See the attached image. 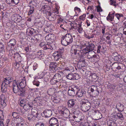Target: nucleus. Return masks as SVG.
Instances as JSON below:
<instances>
[{
	"instance_id": "1",
	"label": "nucleus",
	"mask_w": 126,
	"mask_h": 126,
	"mask_svg": "<svg viewBox=\"0 0 126 126\" xmlns=\"http://www.w3.org/2000/svg\"><path fill=\"white\" fill-rule=\"evenodd\" d=\"M81 107L84 111H88L90 109L91 104L87 100H83L80 102Z\"/></svg>"
},
{
	"instance_id": "2",
	"label": "nucleus",
	"mask_w": 126,
	"mask_h": 126,
	"mask_svg": "<svg viewBox=\"0 0 126 126\" xmlns=\"http://www.w3.org/2000/svg\"><path fill=\"white\" fill-rule=\"evenodd\" d=\"M16 40L14 39H11L7 43V49L8 50H13L14 48V46L16 45Z\"/></svg>"
},
{
	"instance_id": "3",
	"label": "nucleus",
	"mask_w": 126,
	"mask_h": 126,
	"mask_svg": "<svg viewBox=\"0 0 126 126\" xmlns=\"http://www.w3.org/2000/svg\"><path fill=\"white\" fill-rule=\"evenodd\" d=\"M68 91V94L70 96H73L76 95L77 90L78 89V86H76L73 87H70L69 88Z\"/></svg>"
},
{
	"instance_id": "4",
	"label": "nucleus",
	"mask_w": 126,
	"mask_h": 126,
	"mask_svg": "<svg viewBox=\"0 0 126 126\" xmlns=\"http://www.w3.org/2000/svg\"><path fill=\"white\" fill-rule=\"evenodd\" d=\"M111 67L115 68L118 70H120V71H123V68L125 67L124 64L121 63H114L112 65Z\"/></svg>"
},
{
	"instance_id": "5",
	"label": "nucleus",
	"mask_w": 126,
	"mask_h": 126,
	"mask_svg": "<svg viewBox=\"0 0 126 126\" xmlns=\"http://www.w3.org/2000/svg\"><path fill=\"white\" fill-rule=\"evenodd\" d=\"M84 45L86 46V47L85 49L86 51H86V53L92 51L94 49V45L92 43H90L89 42L86 43H85Z\"/></svg>"
},
{
	"instance_id": "6",
	"label": "nucleus",
	"mask_w": 126,
	"mask_h": 126,
	"mask_svg": "<svg viewBox=\"0 0 126 126\" xmlns=\"http://www.w3.org/2000/svg\"><path fill=\"white\" fill-rule=\"evenodd\" d=\"M83 56H80V59L77 65L78 67L81 69L82 67L85 66L86 65L84 59L83 58Z\"/></svg>"
},
{
	"instance_id": "7",
	"label": "nucleus",
	"mask_w": 126,
	"mask_h": 126,
	"mask_svg": "<svg viewBox=\"0 0 126 126\" xmlns=\"http://www.w3.org/2000/svg\"><path fill=\"white\" fill-rule=\"evenodd\" d=\"M19 83L18 81H17L16 80H15L14 81L13 84V89L14 92L15 93H18L19 90L18 85Z\"/></svg>"
},
{
	"instance_id": "8",
	"label": "nucleus",
	"mask_w": 126,
	"mask_h": 126,
	"mask_svg": "<svg viewBox=\"0 0 126 126\" xmlns=\"http://www.w3.org/2000/svg\"><path fill=\"white\" fill-rule=\"evenodd\" d=\"M30 4H32V6H29L30 7V10L28 13V14L29 15L32 14L34 10V7H36L37 5V4L33 0H32L29 3Z\"/></svg>"
},
{
	"instance_id": "9",
	"label": "nucleus",
	"mask_w": 126,
	"mask_h": 126,
	"mask_svg": "<svg viewBox=\"0 0 126 126\" xmlns=\"http://www.w3.org/2000/svg\"><path fill=\"white\" fill-rule=\"evenodd\" d=\"M62 79V77L61 75L59 73H56L55 75L53 77V78L51 80V82L54 81V83L53 84H54L57 83L61 80Z\"/></svg>"
},
{
	"instance_id": "10",
	"label": "nucleus",
	"mask_w": 126,
	"mask_h": 126,
	"mask_svg": "<svg viewBox=\"0 0 126 126\" xmlns=\"http://www.w3.org/2000/svg\"><path fill=\"white\" fill-rule=\"evenodd\" d=\"M3 80L2 83L8 86L13 81V79L11 77L4 78Z\"/></svg>"
},
{
	"instance_id": "11",
	"label": "nucleus",
	"mask_w": 126,
	"mask_h": 126,
	"mask_svg": "<svg viewBox=\"0 0 126 126\" xmlns=\"http://www.w3.org/2000/svg\"><path fill=\"white\" fill-rule=\"evenodd\" d=\"M52 114V111L50 110H46L43 111L41 115L43 116H45L46 117H50Z\"/></svg>"
},
{
	"instance_id": "12",
	"label": "nucleus",
	"mask_w": 126,
	"mask_h": 126,
	"mask_svg": "<svg viewBox=\"0 0 126 126\" xmlns=\"http://www.w3.org/2000/svg\"><path fill=\"white\" fill-rule=\"evenodd\" d=\"M78 89L77 90L76 94H77L78 97H80L84 96L85 95L86 92L83 90H80L79 87L78 86Z\"/></svg>"
},
{
	"instance_id": "13",
	"label": "nucleus",
	"mask_w": 126,
	"mask_h": 126,
	"mask_svg": "<svg viewBox=\"0 0 126 126\" xmlns=\"http://www.w3.org/2000/svg\"><path fill=\"white\" fill-rule=\"evenodd\" d=\"M12 19L14 21L19 22L22 19V17L18 14L13 15L11 17Z\"/></svg>"
},
{
	"instance_id": "14",
	"label": "nucleus",
	"mask_w": 126,
	"mask_h": 126,
	"mask_svg": "<svg viewBox=\"0 0 126 126\" xmlns=\"http://www.w3.org/2000/svg\"><path fill=\"white\" fill-rule=\"evenodd\" d=\"M66 41L68 45L72 43L73 41V37L71 35L69 34H66L64 36Z\"/></svg>"
},
{
	"instance_id": "15",
	"label": "nucleus",
	"mask_w": 126,
	"mask_h": 126,
	"mask_svg": "<svg viewBox=\"0 0 126 126\" xmlns=\"http://www.w3.org/2000/svg\"><path fill=\"white\" fill-rule=\"evenodd\" d=\"M42 9H43V11H46V13L47 15H51V13L50 12V8L49 6L45 5L42 7Z\"/></svg>"
},
{
	"instance_id": "16",
	"label": "nucleus",
	"mask_w": 126,
	"mask_h": 126,
	"mask_svg": "<svg viewBox=\"0 0 126 126\" xmlns=\"http://www.w3.org/2000/svg\"><path fill=\"white\" fill-rule=\"evenodd\" d=\"M0 99L1 101V104L2 106L4 107L6 105V104L5 102L6 98L4 95L3 94H1L0 96Z\"/></svg>"
},
{
	"instance_id": "17",
	"label": "nucleus",
	"mask_w": 126,
	"mask_h": 126,
	"mask_svg": "<svg viewBox=\"0 0 126 126\" xmlns=\"http://www.w3.org/2000/svg\"><path fill=\"white\" fill-rule=\"evenodd\" d=\"M31 113L32 115H33L34 117H35L37 119H38L40 118L39 113L38 112L36 108H34L32 109Z\"/></svg>"
},
{
	"instance_id": "18",
	"label": "nucleus",
	"mask_w": 126,
	"mask_h": 126,
	"mask_svg": "<svg viewBox=\"0 0 126 126\" xmlns=\"http://www.w3.org/2000/svg\"><path fill=\"white\" fill-rule=\"evenodd\" d=\"M61 113L63 115V117L65 118H67L69 114V111L67 109H63L60 111Z\"/></svg>"
},
{
	"instance_id": "19",
	"label": "nucleus",
	"mask_w": 126,
	"mask_h": 126,
	"mask_svg": "<svg viewBox=\"0 0 126 126\" xmlns=\"http://www.w3.org/2000/svg\"><path fill=\"white\" fill-rule=\"evenodd\" d=\"M17 81H18L19 82L18 85H19L21 88H23L25 87L26 84L25 80L22 79L21 81L17 80Z\"/></svg>"
},
{
	"instance_id": "20",
	"label": "nucleus",
	"mask_w": 126,
	"mask_h": 126,
	"mask_svg": "<svg viewBox=\"0 0 126 126\" xmlns=\"http://www.w3.org/2000/svg\"><path fill=\"white\" fill-rule=\"evenodd\" d=\"M76 100L74 99H71L69 100L67 102V105L69 107H73L75 105Z\"/></svg>"
},
{
	"instance_id": "21",
	"label": "nucleus",
	"mask_w": 126,
	"mask_h": 126,
	"mask_svg": "<svg viewBox=\"0 0 126 126\" xmlns=\"http://www.w3.org/2000/svg\"><path fill=\"white\" fill-rule=\"evenodd\" d=\"M35 32V30L32 28L27 29L26 31V34L30 36H32V34Z\"/></svg>"
},
{
	"instance_id": "22",
	"label": "nucleus",
	"mask_w": 126,
	"mask_h": 126,
	"mask_svg": "<svg viewBox=\"0 0 126 126\" xmlns=\"http://www.w3.org/2000/svg\"><path fill=\"white\" fill-rule=\"evenodd\" d=\"M56 37V36L54 34H50L46 36V39L48 40H50L51 41H53Z\"/></svg>"
},
{
	"instance_id": "23",
	"label": "nucleus",
	"mask_w": 126,
	"mask_h": 126,
	"mask_svg": "<svg viewBox=\"0 0 126 126\" xmlns=\"http://www.w3.org/2000/svg\"><path fill=\"white\" fill-rule=\"evenodd\" d=\"M49 122L50 125L59 123L58 120L57 118L55 117H53L51 118L50 119Z\"/></svg>"
},
{
	"instance_id": "24",
	"label": "nucleus",
	"mask_w": 126,
	"mask_h": 126,
	"mask_svg": "<svg viewBox=\"0 0 126 126\" xmlns=\"http://www.w3.org/2000/svg\"><path fill=\"white\" fill-rule=\"evenodd\" d=\"M97 76L95 73H91L90 74V77L92 78V80L94 82L97 80Z\"/></svg>"
},
{
	"instance_id": "25",
	"label": "nucleus",
	"mask_w": 126,
	"mask_h": 126,
	"mask_svg": "<svg viewBox=\"0 0 126 126\" xmlns=\"http://www.w3.org/2000/svg\"><path fill=\"white\" fill-rule=\"evenodd\" d=\"M116 107L117 108L118 111H122L124 109V107L123 104H122L121 103H119L116 105Z\"/></svg>"
},
{
	"instance_id": "26",
	"label": "nucleus",
	"mask_w": 126,
	"mask_h": 126,
	"mask_svg": "<svg viewBox=\"0 0 126 126\" xmlns=\"http://www.w3.org/2000/svg\"><path fill=\"white\" fill-rule=\"evenodd\" d=\"M4 45L3 43L0 42V54H4L5 51L4 50Z\"/></svg>"
},
{
	"instance_id": "27",
	"label": "nucleus",
	"mask_w": 126,
	"mask_h": 126,
	"mask_svg": "<svg viewBox=\"0 0 126 126\" xmlns=\"http://www.w3.org/2000/svg\"><path fill=\"white\" fill-rule=\"evenodd\" d=\"M33 106V103L31 102L26 103L24 106V108L27 109H29V107L32 108Z\"/></svg>"
},
{
	"instance_id": "28",
	"label": "nucleus",
	"mask_w": 126,
	"mask_h": 126,
	"mask_svg": "<svg viewBox=\"0 0 126 126\" xmlns=\"http://www.w3.org/2000/svg\"><path fill=\"white\" fill-rule=\"evenodd\" d=\"M55 64L56 63H51L49 67L51 69L53 70L54 71V70H57V68L56 67V66Z\"/></svg>"
},
{
	"instance_id": "29",
	"label": "nucleus",
	"mask_w": 126,
	"mask_h": 126,
	"mask_svg": "<svg viewBox=\"0 0 126 126\" xmlns=\"http://www.w3.org/2000/svg\"><path fill=\"white\" fill-rule=\"evenodd\" d=\"M61 41L62 44L63 46H66L68 45L67 42L66 41L64 36H63L61 38Z\"/></svg>"
},
{
	"instance_id": "30",
	"label": "nucleus",
	"mask_w": 126,
	"mask_h": 126,
	"mask_svg": "<svg viewBox=\"0 0 126 126\" xmlns=\"http://www.w3.org/2000/svg\"><path fill=\"white\" fill-rule=\"evenodd\" d=\"M8 86V85L2 83L1 90L3 93H5L7 91Z\"/></svg>"
},
{
	"instance_id": "31",
	"label": "nucleus",
	"mask_w": 126,
	"mask_h": 126,
	"mask_svg": "<svg viewBox=\"0 0 126 126\" xmlns=\"http://www.w3.org/2000/svg\"><path fill=\"white\" fill-rule=\"evenodd\" d=\"M18 93V94L21 97L24 96L26 94L25 91L22 89L21 90H19Z\"/></svg>"
},
{
	"instance_id": "32",
	"label": "nucleus",
	"mask_w": 126,
	"mask_h": 126,
	"mask_svg": "<svg viewBox=\"0 0 126 126\" xmlns=\"http://www.w3.org/2000/svg\"><path fill=\"white\" fill-rule=\"evenodd\" d=\"M115 115V116L117 117L118 119L121 120H123L124 119L123 115L121 112L118 113Z\"/></svg>"
},
{
	"instance_id": "33",
	"label": "nucleus",
	"mask_w": 126,
	"mask_h": 126,
	"mask_svg": "<svg viewBox=\"0 0 126 126\" xmlns=\"http://www.w3.org/2000/svg\"><path fill=\"white\" fill-rule=\"evenodd\" d=\"M109 126H117L116 124L114 121L111 120L109 121L108 123Z\"/></svg>"
},
{
	"instance_id": "34",
	"label": "nucleus",
	"mask_w": 126,
	"mask_h": 126,
	"mask_svg": "<svg viewBox=\"0 0 126 126\" xmlns=\"http://www.w3.org/2000/svg\"><path fill=\"white\" fill-rule=\"evenodd\" d=\"M96 56H87L86 58L89 59V60L94 61V58L96 57Z\"/></svg>"
},
{
	"instance_id": "35",
	"label": "nucleus",
	"mask_w": 126,
	"mask_h": 126,
	"mask_svg": "<svg viewBox=\"0 0 126 126\" xmlns=\"http://www.w3.org/2000/svg\"><path fill=\"white\" fill-rule=\"evenodd\" d=\"M36 117H34L32 114L28 115V119L30 121H33L35 120Z\"/></svg>"
},
{
	"instance_id": "36",
	"label": "nucleus",
	"mask_w": 126,
	"mask_h": 126,
	"mask_svg": "<svg viewBox=\"0 0 126 126\" xmlns=\"http://www.w3.org/2000/svg\"><path fill=\"white\" fill-rule=\"evenodd\" d=\"M71 26V28L72 29H76L77 28L78 24L75 22L71 23L70 24Z\"/></svg>"
},
{
	"instance_id": "37",
	"label": "nucleus",
	"mask_w": 126,
	"mask_h": 126,
	"mask_svg": "<svg viewBox=\"0 0 126 126\" xmlns=\"http://www.w3.org/2000/svg\"><path fill=\"white\" fill-rule=\"evenodd\" d=\"M73 74L71 73H69L68 74V75L66 76V78L67 79L70 80H73Z\"/></svg>"
},
{
	"instance_id": "38",
	"label": "nucleus",
	"mask_w": 126,
	"mask_h": 126,
	"mask_svg": "<svg viewBox=\"0 0 126 126\" xmlns=\"http://www.w3.org/2000/svg\"><path fill=\"white\" fill-rule=\"evenodd\" d=\"M16 119V120L19 123H21L23 121V118L19 115Z\"/></svg>"
},
{
	"instance_id": "39",
	"label": "nucleus",
	"mask_w": 126,
	"mask_h": 126,
	"mask_svg": "<svg viewBox=\"0 0 126 126\" xmlns=\"http://www.w3.org/2000/svg\"><path fill=\"white\" fill-rule=\"evenodd\" d=\"M114 18L113 16H111L110 15V13L108 14V16L107 17V20L109 21H112Z\"/></svg>"
},
{
	"instance_id": "40",
	"label": "nucleus",
	"mask_w": 126,
	"mask_h": 126,
	"mask_svg": "<svg viewBox=\"0 0 126 126\" xmlns=\"http://www.w3.org/2000/svg\"><path fill=\"white\" fill-rule=\"evenodd\" d=\"M63 51L64 50H63L60 49L58 51H57L53 53V54H56V53H57L56 55H61L62 54H63Z\"/></svg>"
},
{
	"instance_id": "41",
	"label": "nucleus",
	"mask_w": 126,
	"mask_h": 126,
	"mask_svg": "<svg viewBox=\"0 0 126 126\" xmlns=\"http://www.w3.org/2000/svg\"><path fill=\"white\" fill-rule=\"evenodd\" d=\"M53 48L51 46L50 44H47L44 47V49H50L51 50Z\"/></svg>"
},
{
	"instance_id": "42",
	"label": "nucleus",
	"mask_w": 126,
	"mask_h": 126,
	"mask_svg": "<svg viewBox=\"0 0 126 126\" xmlns=\"http://www.w3.org/2000/svg\"><path fill=\"white\" fill-rule=\"evenodd\" d=\"M73 80L75 79H78L79 78V76L77 73L73 74Z\"/></svg>"
},
{
	"instance_id": "43",
	"label": "nucleus",
	"mask_w": 126,
	"mask_h": 126,
	"mask_svg": "<svg viewBox=\"0 0 126 126\" xmlns=\"http://www.w3.org/2000/svg\"><path fill=\"white\" fill-rule=\"evenodd\" d=\"M52 99L53 101L55 103H57L59 102V100L57 97L54 96L52 97Z\"/></svg>"
},
{
	"instance_id": "44",
	"label": "nucleus",
	"mask_w": 126,
	"mask_h": 126,
	"mask_svg": "<svg viewBox=\"0 0 126 126\" xmlns=\"http://www.w3.org/2000/svg\"><path fill=\"white\" fill-rule=\"evenodd\" d=\"M55 60L57 61L59 60L60 59V57L63 58L62 57V56H53Z\"/></svg>"
},
{
	"instance_id": "45",
	"label": "nucleus",
	"mask_w": 126,
	"mask_h": 126,
	"mask_svg": "<svg viewBox=\"0 0 126 126\" xmlns=\"http://www.w3.org/2000/svg\"><path fill=\"white\" fill-rule=\"evenodd\" d=\"M91 88H94V89H95V92H97V93H96V95H98L99 92V91L97 90L98 89L97 88V86L94 85H93L92 86Z\"/></svg>"
},
{
	"instance_id": "46",
	"label": "nucleus",
	"mask_w": 126,
	"mask_h": 126,
	"mask_svg": "<svg viewBox=\"0 0 126 126\" xmlns=\"http://www.w3.org/2000/svg\"><path fill=\"white\" fill-rule=\"evenodd\" d=\"M41 100L40 99L39 97H37L35 98L33 102L35 103H39L41 101Z\"/></svg>"
},
{
	"instance_id": "47",
	"label": "nucleus",
	"mask_w": 126,
	"mask_h": 126,
	"mask_svg": "<svg viewBox=\"0 0 126 126\" xmlns=\"http://www.w3.org/2000/svg\"><path fill=\"white\" fill-rule=\"evenodd\" d=\"M19 1V0H13L12 6L15 5L18 3Z\"/></svg>"
},
{
	"instance_id": "48",
	"label": "nucleus",
	"mask_w": 126,
	"mask_h": 126,
	"mask_svg": "<svg viewBox=\"0 0 126 126\" xmlns=\"http://www.w3.org/2000/svg\"><path fill=\"white\" fill-rule=\"evenodd\" d=\"M24 101V99L21 100L20 101V105L21 106L23 107L24 108V106L25 105L26 103H25V102Z\"/></svg>"
},
{
	"instance_id": "49",
	"label": "nucleus",
	"mask_w": 126,
	"mask_h": 126,
	"mask_svg": "<svg viewBox=\"0 0 126 126\" xmlns=\"http://www.w3.org/2000/svg\"><path fill=\"white\" fill-rule=\"evenodd\" d=\"M13 66L16 69H18L19 67V63L17 62L13 64Z\"/></svg>"
},
{
	"instance_id": "50",
	"label": "nucleus",
	"mask_w": 126,
	"mask_h": 126,
	"mask_svg": "<svg viewBox=\"0 0 126 126\" xmlns=\"http://www.w3.org/2000/svg\"><path fill=\"white\" fill-rule=\"evenodd\" d=\"M70 53L71 54V55H72V54H75V55L77 54V50L74 49H72L70 50Z\"/></svg>"
},
{
	"instance_id": "51",
	"label": "nucleus",
	"mask_w": 126,
	"mask_h": 126,
	"mask_svg": "<svg viewBox=\"0 0 126 126\" xmlns=\"http://www.w3.org/2000/svg\"><path fill=\"white\" fill-rule=\"evenodd\" d=\"M64 72L66 73H71V71L67 67L65 68L64 69Z\"/></svg>"
},
{
	"instance_id": "52",
	"label": "nucleus",
	"mask_w": 126,
	"mask_h": 126,
	"mask_svg": "<svg viewBox=\"0 0 126 126\" xmlns=\"http://www.w3.org/2000/svg\"><path fill=\"white\" fill-rule=\"evenodd\" d=\"M33 83L34 85L37 86H38L39 85V82L37 80H34V81H33Z\"/></svg>"
},
{
	"instance_id": "53",
	"label": "nucleus",
	"mask_w": 126,
	"mask_h": 126,
	"mask_svg": "<svg viewBox=\"0 0 126 126\" xmlns=\"http://www.w3.org/2000/svg\"><path fill=\"white\" fill-rule=\"evenodd\" d=\"M19 115L16 112H14L12 113V116L13 117V118H16Z\"/></svg>"
},
{
	"instance_id": "54",
	"label": "nucleus",
	"mask_w": 126,
	"mask_h": 126,
	"mask_svg": "<svg viewBox=\"0 0 126 126\" xmlns=\"http://www.w3.org/2000/svg\"><path fill=\"white\" fill-rule=\"evenodd\" d=\"M30 47H31L30 46H28L27 47H25V50L26 52H28L30 51Z\"/></svg>"
},
{
	"instance_id": "55",
	"label": "nucleus",
	"mask_w": 126,
	"mask_h": 126,
	"mask_svg": "<svg viewBox=\"0 0 126 126\" xmlns=\"http://www.w3.org/2000/svg\"><path fill=\"white\" fill-rule=\"evenodd\" d=\"M13 0H6V3L12 6Z\"/></svg>"
},
{
	"instance_id": "56",
	"label": "nucleus",
	"mask_w": 126,
	"mask_h": 126,
	"mask_svg": "<svg viewBox=\"0 0 126 126\" xmlns=\"http://www.w3.org/2000/svg\"><path fill=\"white\" fill-rule=\"evenodd\" d=\"M115 16L118 19H119V17L121 16H123V15L122 14H119L117 13L115 14Z\"/></svg>"
},
{
	"instance_id": "57",
	"label": "nucleus",
	"mask_w": 126,
	"mask_h": 126,
	"mask_svg": "<svg viewBox=\"0 0 126 126\" xmlns=\"http://www.w3.org/2000/svg\"><path fill=\"white\" fill-rule=\"evenodd\" d=\"M35 126H44V124L43 123L38 122L36 124Z\"/></svg>"
},
{
	"instance_id": "58",
	"label": "nucleus",
	"mask_w": 126,
	"mask_h": 126,
	"mask_svg": "<svg viewBox=\"0 0 126 126\" xmlns=\"http://www.w3.org/2000/svg\"><path fill=\"white\" fill-rule=\"evenodd\" d=\"M121 58L120 56H116L114 57V59L116 61H120V58Z\"/></svg>"
},
{
	"instance_id": "59",
	"label": "nucleus",
	"mask_w": 126,
	"mask_h": 126,
	"mask_svg": "<svg viewBox=\"0 0 126 126\" xmlns=\"http://www.w3.org/2000/svg\"><path fill=\"white\" fill-rule=\"evenodd\" d=\"M77 31L79 33H81L83 32V29L82 27L78 28L77 29Z\"/></svg>"
},
{
	"instance_id": "60",
	"label": "nucleus",
	"mask_w": 126,
	"mask_h": 126,
	"mask_svg": "<svg viewBox=\"0 0 126 126\" xmlns=\"http://www.w3.org/2000/svg\"><path fill=\"white\" fill-rule=\"evenodd\" d=\"M43 53V51L39 50L37 53V55H42L44 54Z\"/></svg>"
},
{
	"instance_id": "61",
	"label": "nucleus",
	"mask_w": 126,
	"mask_h": 126,
	"mask_svg": "<svg viewBox=\"0 0 126 126\" xmlns=\"http://www.w3.org/2000/svg\"><path fill=\"white\" fill-rule=\"evenodd\" d=\"M47 44H46L45 42H41L39 44V45L40 47H42L44 46H45Z\"/></svg>"
},
{
	"instance_id": "62",
	"label": "nucleus",
	"mask_w": 126,
	"mask_h": 126,
	"mask_svg": "<svg viewBox=\"0 0 126 126\" xmlns=\"http://www.w3.org/2000/svg\"><path fill=\"white\" fill-rule=\"evenodd\" d=\"M86 15L84 14L83 15L80 16L79 17V18L80 19H81L82 20H83L84 19V18H85L86 16Z\"/></svg>"
},
{
	"instance_id": "63",
	"label": "nucleus",
	"mask_w": 126,
	"mask_h": 126,
	"mask_svg": "<svg viewBox=\"0 0 126 126\" xmlns=\"http://www.w3.org/2000/svg\"><path fill=\"white\" fill-rule=\"evenodd\" d=\"M112 75L116 78H118L120 76L119 74H118L113 73Z\"/></svg>"
},
{
	"instance_id": "64",
	"label": "nucleus",
	"mask_w": 126,
	"mask_h": 126,
	"mask_svg": "<svg viewBox=\"0 0 126 126\" xmlns=\"http://www.w3.org/2000/svg\"><path fill=\"white\" fill-rule=\"evenodd\" d=\"M3 119L0 120V126H4Z\"/></svg>"
}]
</instances>
